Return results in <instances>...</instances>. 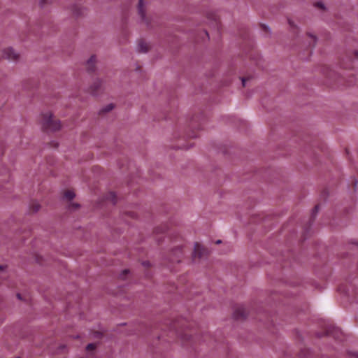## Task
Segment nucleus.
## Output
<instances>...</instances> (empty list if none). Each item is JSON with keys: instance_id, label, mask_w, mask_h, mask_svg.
<instances>
[{"instance_id": "22", "label": "nucleus", "mask_w": 358, "mask_h": 358, "mask_svg": "<svg viewBox=\"0 0 358 358\" xmlns=\"http://www.w3.org/2000/svg\"><path fill=\"white\" fill-rule=\"evenodd\" d=\"M221 243V241H220V240H218V241H216V243H217V244H219V243Z\"/></svg>"}, {"instance_id": "15", "label": "nucleus", "mask_w": 358, "mask_h": 358, "mask_svg": "<svg viewBox=\"0 0 358 358\" xmlns=\"http://www.w3.org/2000/svg\"><path fill=\"white\" fill-rule=\"evenodd\" d=\"M318 210V206L317 205H315V208H314V210H315V214L316 213V212Z\"/></svg>"}, {"instance_id": "16", "label": "nucleus", "mask_w": 358, "mask_h": 358, "mask_svg": "<svg viewBox=\"0 0 358 358\" xmlns=\"http://www.w3.org/2000/svg\"><path fill=\"white\" fill-rule=\"evenodd\" d=\"M97 83H99V85L96 86V87H99V86L101 85V80H98Z\"/></svg>"}, {"instance_id": "20", "label": "nucleus", "mask_w": 358, "mask_h": 358, "mask_svg": "<svg viewBox=\"0 0 358 358\" xmlns=\"http://www.w3.org/2000/svg\"><path fill=\"white\" fill-rule=\"evenodd\" d=\"M38 209H39V206L37 205L36 207L35 211H38Z\"/></svg>"}, {"instance_id": "10", "label": "nucleus", "mask_w": 358, "mask_h": 358, "mask_svg": "<svg viewBox=\"0 0 358 358\" xmlns=\"http://www.w3.org/2000/svg\"><path fill=\"white\" fill-rule=\"evenodd\" d=\"M315 7L320 8V10H324V5L322 2L315 3Z\"/></svg>"}, {"instance_id": "17", "label": "nucleus", "mask_w": 358, "mask_h": 358, "mask_svg": "<svg viewBox=\"0 0 358 358\" xmlns=\"http://www.w3.org/2000/svg\"><path fill=\"white\" fill-rule=\"evenodd\" d=\"M353 358H358V353L353 354Z\"/></svg>"}, {"instance_id": "8", "label": "nucleus", "mask_w": 358, "mask_h": 358, "mask_svg": "<svg viewBox=\"0 0 358 358\" xmlns=\"http://www.w3.org/2000/svg\"><path fill=\"white\" fill-rule=\"evenodd\" d=\"M201 248V246L199 243H196L194 244V250L193 253V255L194 257L198 256L199 257H200L201 256V253L200 252Z\"/></svg>"}, {"instance_id": "1", "label": "nucleus", "mask_w": 358, "mask_h": 358, "mask_svg": "<svg viewBox=\"0 0 358 358\" xmlns=\"http://www.w3.org/2000/svg\"><path fill=\"white\" fill-rule=\"evenodd\" d=\"M318 324L322 329V332L317 333L318 336H332L336 340H341L343 337V332L341 330L335 327L333 324L329 321L318 320Z\"/></svg>"}, {"instance_id": "2", "label": "nucleus", "mask_w": 358, "mask_h": 358, "mask_svg": "<svg viewBox=\"0 0 358 358\" xmlns=\"http://www.w3.org/2000/svg\"><path fill=\"white\" fill-rule=\"evenodd\" d=\"M40 124L45 130L57 131L61 128L60 122L57 120H54L52 113L50 111L41 114Z\"/></svg>"}, {"instance_id": "7", "label": "nucleus", "mask_w": 358, "mask_h": 358, "mask_svg": "<svg viewBox=\"0 0 358 358\" xmlns=\"http://www.w3.org/2000/svg\"><path fill=\"white\" fill-rule=\"evenodd\" d=\"M137 51L138 52L145 53L148 51V45L145 42L141 41L137 46Z\"/></svg>"}, {"instance_id": "5", "label": "nucleus", "mask_w": 358, "mask_h": 358, "mask_svg": "<svg viewBox=\"0 0 358 358\" xmlns=\"http://www.w3.org/2000/svg\"><path fill=\"white\" fill-rule=\"evenodd\" d=\"M234 316L236 319L245 318L246 317V312L243 307L238 308L234 313Z\"/></svg>"}, {"instance_id": "4", "label": "nucleus", "mask_w": 358, "mask_h": 358, "mask_svg": "<svg viewBox=\"0 0 358 358\" xmlns=\"http://www.w3.org/2000/svg\"><path fill=\"white\" fill-rule=\"evenodd\" d=\"M138 10L142 20H144L145 16V3L144 0H138Z\"/></svg>"}, {"instance_id": "25", "label": "nucleus", "mask_w": 358, "mask_h": 358, "mask_svg": "<svg viewBox=\"0 0 358 358\" xmlns=\"http://www.w3.org/2000/svg\"><path fill=\"white\" fill-rule=\"evenodd\" d=\"M289 24L290 25H292V22H291L290 20L289 21Z\"/></svg>"}, {"instance_id": "23", "label": "nucleus", "mask_w": 358, "mask_h": 358, "mask_svg": "<svg viewBox=\"0 0 358 358\" xmlns=\"http://www.w3.org/2000/svg\"><path fill=\"white\" fill-rule=\"evenodd\" d=\"M17 296L18 299H20V294H17Z\"/></svg>"}, {"instance_id": "24", "label": "nucleus", "mask_w": 358, "mask_h": 358, "mask_svg": "<svg viewBox=\"0 0 358 358\" xmlns=\"http://www.w3.org/2000/svg\"><path fill=\"white\" fill-rule=\"evenodd\" d=\"M44 1H45V0H41V4H43Z\"/></svg>"}, {"instance_id": "27", "label": "nucleus", "mask_w": 358, "mask_h": 358, "mask_svg": "<svg viewBox=\"0 0 358 358\" xmlns=\"http://www.w3.org/2000/svg\"><path fill=\"white\" fill-rule=\"evenodd\" d=\"M0 269L3 270V267L1 266H0Z\"/></svg>"}, {"instance_id": "9", "label": "nucleus", "mask_w": 358, "mask_h": 358, "mask_svg": "<svg viewBox=\"0 0 358 358\" xmlns=\"http://www.w3.org/2000/svg\"><path fill=\"white\" fill-rule=\"evenodd\" d=\"M76 194L73 191H66L64 194V198L71 201L75 197Z\"/></svg>"}, {"instance_id": "21", "label": "nucleus", "mask_w": 358, "mask_h": 358, "mask_svg": "<svg viewBox=\"0 0 358 358\" xmlns=\"http://www.w3.org/2000/svg\"><path fill=\"white\" fill-rule=\"evenodd\" d=\"M356 184H357V182H356V181H354V182H353V186H354V187L356 186Z\"/></svg>"}, {"instance_id": "19", "label": "nucleus", "mask_w": 358, "mask_h": 358, "mask_svg": "<svg viewBox=\"0 0 358 358\" xmlns=\"http://www.w3.org/2000/svg\"><path fill=\"white\" fill-rule=\"evenodd\" d=\"M143 265L148 266L149 265L148 262H143Z\"/></svg>"}, {"instance_id": "12", "label": "nucleus", "mask_w": 358, "mask_h": 358, "mask_svg": "<svg viewBox=\"0 0 358 358\" xmlns=\"http://www.w3.org/2000/svg\"><path fill=\"white\" fill-rule=\"evenodd\" d=\"M95 348V345L93 343H90L87 345L86 350H91Z\"/></svg>"}, {"instance_id": "14", "label": "nucleus", "mask_w": 358, "mask_h": 358, "mask_svg": "<svg viewBox=\"0 0 358 358\" xmlns=\"http://www.w3.org/2000/svg\"><path fill=\"white\" fill-rule=\"evenodd\" d=\"M77 207H78V204H76V203H73V204L71 205V206H70L69 208H77Z\"/></svg>"}, {"instance_id": "6", "label": "nucleus", "mask_w": 358, "mask_h": 358, "mask_svg": "<svg viewBox=\"0 0 358 358\" xmlns=\"http://www.w3.org/2000/svg\"><path fill=\"white\" fill-rule=\"evenodd\" d=\"M96 57L92 55L90 58L87 61L86 66L89 71H94L95 68Z\"/></svg>"}, {"instance_id": "13", "label": "nucleus", "mask_w": 358, "mask_h": 358, "mask_svg": "<svg viewBox=\"0 0 358 358\" xmlns=\"http://www.w3.org/2000/svg\"><path fill=\"white\" fill-rule=\"evenodd\" d=\"M353 55H354V57H355V59H358V51H357V50H356V51H355V52H353Z\"/></svg>"}, {"instance_id": "26", "label": "nucleus", "mask_w": 358, "mask_h": 358, "mask_svg": "<svg viewBox=\"0 0 358 358\" xmlns=\"http://www.w3.org/2000/svg\"><path fill=\"white\" fill-rule=\"evenodd\" d=\"M308 35H309L310 37L313 36L311 34H308Z\"/></svg>"}, {"instance_id": "18", "label": "nucleus", "mask_w": 358, "mask_h": 358, "mask_svg": "<svg viewBox=\"0 0 358 358\" xmlns=\"http://www.w3.org/2000/svg\"><path fill=\"white\" fill-rule=\"evenodd\" d=\"M245 78H242V83H243V85L245 86Z\"/></svg>"}, {"instance_id": "3", "label": "nucleus", "mask_w": 358, "mask_h": 358, "mask_svg": "<svg viewBox=\"0 0 358 358\" xmlns=\"http://www.w3.org/2000/svg\"><path fill=\"white\" fill-rule=\"evenodd\" d=\"M3 57L11 62H17L20 55L12 48H8L3 50Z\"/></svg>"}, {"instance_id": "11", "label": "nucleus", "mask_w": 358, "mask_h": 358, "mask_svg": "<svg viewBox=\"0 0 358 358\" xmlns=\"http://www.w3.org/2000/svg\"><path fill=\"white\" fill-rule=\"evenodd\" d=\"M113 108V105L112 103L108 104L103 110L106 112L110 111Z\"/></svg>"}]
</instances>
